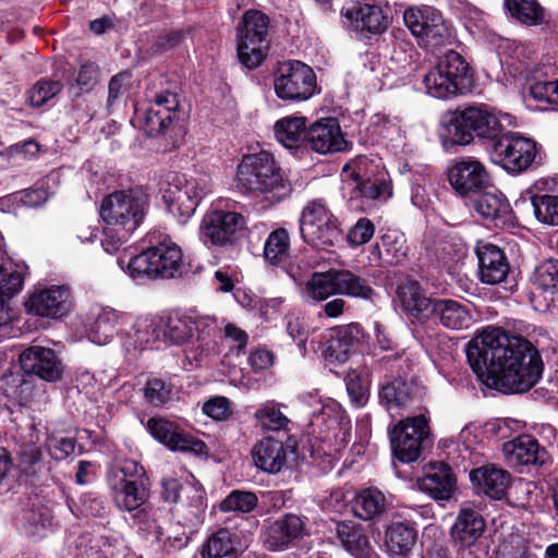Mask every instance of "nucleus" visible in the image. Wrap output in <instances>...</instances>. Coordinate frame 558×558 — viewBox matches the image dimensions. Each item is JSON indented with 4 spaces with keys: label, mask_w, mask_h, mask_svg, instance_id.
I'll use <instances>...</instances> for the list:
<instances>
[{
    "label": "nucleus",
    "mask_w": 558,
    "mask_h": 558,
    "mask_svg": "<svg viewBox=\"0 0 558 558\" xmlns=\"http://www.w3.org/2000/svg\"><path fill=\"white\" fill-rule=\"evenodd\" d=\"M468 362L487 387L523 393L541 379L544 363L537 348L519 335L488 327L466 344Z\"/></svg>",
    "instance_id": "nucleus-1"
},
{
    "label": "nucleus",
    "mask_w": 558,
    "mask_h": 558,
    "mask_svg": "<svg viewBox=\"0 0 558 558\" xmlns=\"http://www.w3.org/2000/svg\"><path fill=\"white\" fill-rule=\"evenodd\" d=\"M149 208V197L141 189L113 192L106 196L99 214L105 222L101 245L110 254L117 252L143 223Z\"/></svg>",
    "instance_id": "nucleus-2"
},
{
    "label": "nucleus",
    "mask_w": 558,
    "mask_h": 558,
    "mask_svg": "<svg viewBox=\"0 0 558 558\" xmlns=\"http://www.w3.org/2000/svg\"><path fill=\"white\" fill-rule=\"evenodd\" d=\"M236 178L242 191L262 196L268 206L283 202L293 191L288 175L274 155L266 150L244 156L238 166Z\"/></svg>",
    "instance_id": "nucleus-3"
},
{
    "label": "nucleus",
    "mask_w": 558,
    "mask_h": 558,
    "mask_svg": "<svg viewBox=\"0 0 558 558\" xmlns=\"http://www.w3.org/2000/svg\"><path fill=\"white\" fill-rule=\"evenodd\" d=\"M107 482L112 501L120 511L134 512L149 498L145 470L134 460L114 462L108 471Z\"/></svg>",
    "instance_id": "nucleus-4"
},
{
    "label": "nucleus",
    "mask_w": 558,
    "mask_h": 558,
    "mask_svg": "<svg viewBox=\"0 0 558 558\" xmlns=\"http://www.w3.org/2000/svg\"><path fill=\"white\" fill-rule=\"evenodd\" d=\"M128 271L135 280L170 279L184 272L181 248L171 240H163L132 257L128 263Z\"/></svg>",
    "instance_id": "nucleus-5"
},
{
    "label": "nucleus",
    "mask_w": 558,
    "mask_h": 558,
    "mask_svg": "<svg viewBox=\"0 0 558 558\" xmlns=\"http://www.w3.org/2000/svg\"><path fill=\"white\" fill-rule=\"evenodd\" d=\"M236 41L240 63L248 70L258 68L270 46L269 17L258 10L246 11L238 26Z\"/></svg>",
    "instance_id": "nucleus-6"
},
{
    "label": "nucleus",
    "mask_w": 558,
    "mask_h": 558,
    "mask_svg": "<svg viewBox=\"0 0 558 558\" xmlns=\"http://www.w3.org/2000/svg\"><path fill=\"white\" fill-rule=\"evenodd\" d=\"M446 130L452 144L468 145L474 135L494 142L502 132V122L486 106L468 107L452 113Z\"/></svg>",
    "instance_id": "nucleus-7"
},
{
    "label": "nucleus",
    "mask_w": 558,
    "mask_h": 558,
    "mask_svg": "<svg viewBox=\"0 0 558 558\" xmlns=\"http://www.w3.org/2000/svg\"><path fill=\"white\" fill-rule=\"evenodd\" d=\"M167 183L162 199L168 210L177 216L181 223L194 215L201 201L211 192L210 181L205 175L187 177L172 173L168 175Z\"/></svg>",
    "instance_id": "nucleus-8"
},
{
    "label": "nucleus",
    "mask_w": 558,
    "mask_h": 558,
    "mask_svg": "<svg viewBox=\"0 0 558 558\" xmlns=\"http://www.w3.org/2000/svg\"><path fill=\"white\" fill-rule=\"evenodd\" d=\"M301 236L317 250H329L342 240L338 218L322 201L310 202L300 218Z\"/></svg>",
    "instance_id": "nucleus-9"
},
{
    "label": "nucleus",
    "mask_w": 558,
    "mask_h": 558,
    "mask_svg": "<svg viewBox=\"0 0 558 558\" xmlns=\"http://www.w3.org/2000/svg\"><path fill=\"white\" fill-rule=\"evenodd\" d=\"M316 75L311 66L299 60L280 62L274 73V89L283 101L310 99L316 92Z\"/></svg>",
    "instance_id": "nucleus-10"
},
{
    "label": "nucleus",
    "mask_w": 558,
    "mask_h": 558,
    "mask_svg": "<svg viewBox=\"0 0 558 558\" xmlns=\"http://www.w3.org/2000/svg\"><path fill=\"white\" fill-rule=\"evenodd\" d=\"M490 159L510 173L527 170L537 155L536 143L517 133L500 134L490 146Z\"/></svg>",
    "instance_id": "nucleus-11"
},
{
    "label": "nucleus",
    "mask_w": 558,
    "mask_h": 558,
    "mask_svg": "<svg viewBox=\"0 0 558 558\" xmlns=\"http://www.w3.org/2000/svg\"><path fill=\"white\" fill-rule=\"evenodd\" d=\"M428 436V422L423 415L407 417L391 432L390 442L393 456L403 463L416 461Z\"/></svg>",
    "instance_id": "nucleus-12"
},
{
    "label": "nucleus",
    "mask_w": 558,
    "mask_h": 558,
    "mask_svg": "<svg viewBox=\"0 0 558 558\" xmlns=\"http://www.w3.org/2000/svg\"><path fill=\"white\" fill-rule=\"evenodd\" d=\"M403 20L420 45L436 48L445 45L450 38L449 28L441 14L430 7L408 9Z\"/></svg>",
    "instance_id": "nucleus-13"
},
{
    "label": "nucleus",
    "mask_w": 558,
    "mask_h": 558,
    "mask_svg": "<svg viewBox=\"0 0 558 558\" xmlns=\"http://www.w3.org/2000/svg\"><path fill=\"white\" fill-rule=\"evenodd\" d=\"M243 226L244 218L238 213L211 210L203 217L201 222V240L206 245L220 247L232 245Z\"/></svg>",
    "instance_id": "nucleus-14"
},
{
    "label": "nucleus",
    "mask_w": 558,
    "mask_h": 558,
    "mask_svg": "<svg viewBox=\"0 0 558 558\" xmlns=\"http://www.w3.org/2000/svg\"><path fill=\"white\" fill-rule=\"evenodd\" d=\"M447 175L452 189L464 197L475 196L490 183L485 166L474 157L457 159L448 169Z\"/></svg>",
    "instance_id": "nucleus-15"
},
{
    "label": "nucleus",
    "mask_w": 558,
    "mask_h": 558,
    "mask_svg": "<svg viewBox=\"0 0 558 558\" xmlns=\"http://www.w3.org/2000/svg\"><path fill=\"white\" fill-rule=\"evenodd\" d=\"M347 28L361 35H378L388 27V16L375 4L351 1L341 9Z\"/></svg>",
    "instance_id": "nucleus-16"
},
{
    "label": "nucleus",
    "mask_w": 558,
    "mask_h": 558,
    "mask_svg": "<svg viewBox=\"0 0 558 558\" xmlns=\"http://www.w3.org/2000/svg\"><path fill=\"white\" fill-rule=\"evenodd\" d=\"M149 434L172 451L204 454L206 445L181 429L175 423L166 418L154 416L146 423Z\"/></svg>",
    "instance_id": "nucleus-17"
},
{
    "label": "nucleus",
    "mask_w": 558,
    "mask_h": 558,
    "mask_svg": "<svg viewBox=\"0 0 558 558\" xmlns=\"http://www.w3.org/2000/svg\"><path fill=\"white\" fill-rule=\"evenodd\" d=\"M305 521L294 513H287L276 520L265 521L262 527V542L269 551H282L304 532Z\"/></svg>",
    "instance_id": "nucleus-18"
},
{
    "label": "nucleus",
    "mask_w": 558,
    "mask_h": 558,
    "mask_svg": "<svg viewBox=\"0 0 558 558\" xmlns=\"http://www.w3.org/2000/svg\"><path fill=\"white\" fill-rule=\"evenodd\" d=\"M71 305V292L64 286L35 291L26 302L28 312L49 318L62 317L70 311Z\"/></svg>",
    "instance_id": "nucleus-19"
},
{
    "label": "nucleus",
    "mask_w": 558,
    "mask_h": 558,
    "mask_svg": "<svg viewBox=\"0 0 558 558\" xmlns=\"http://www.w3.org/2000/svg\"><path fill=\"white\" fill-rule=\"evenodd\" d=\"M305 141L319 154L337 153L348 148V142L335 118H324L314 122L306 130Z\"/></svg>",
    "instance_id": "nucleus-20"
},
{
    "label": "nucleus",
    "mask_w": 558,
    "mask_h": 558,
    "mask_svg": "<svg viewBox=\"0 0 558 558\" xmlns=\"http://www.w3.org/2000/svg\"><path fill=\"white\" fill-rule=\"evenodd\" d=\"M478 260V278L485 284H498L508 277L510 265L505 252L488 242H478L475 247Z\"/></svg>",
    "instance_id": "nucleus-21"
},
{
    "label": "nucleus",
    "mask_w": 558,
    "mask_h": 558,
    "mask_svg": "<svg viewBox=\"0 0 558 558\" xmlns=\"http://www.w3.org/2000/svg\"><path fill=\"white\" fill-rule=\"evenodd\" d=\"M22 369L27 374H34L47 381L60 379L62 364L56 352L50 348L29 347L20 355Z\"/></svg>",
    "instance_id": "nucleus-22"
},
{
    "label": "nucleus",
    "mask_w": 558,
    "mask_h": 558,
    "mask_svg": "<svg viewBox=\"0 0 558 558\" xmlns=\"http://www.w3.org/2000/svg\"><path fill=\"white\" fill-rule=\"evenodd\" d=\"M180 102L178 95L163 92L156 95L144 113V122L150 135L166 131L179 117Z\"/></svg>",
    "instance_id": "nucleus-23"
},
{
    "label": "nucleus",
    "mask_w": 558,
    "mask_h": 558,
    "mask_svg": "<svg viewBox=\"0 0 558 558\" xmlns=\"http://www.w3.org/2000/svg\"><path fill=\"white\" fill-rule=\"evenodd\" d=\"M362 337L363 329L359 324H349L330 329L326 340L325 357L344 363L356 349Z\"/></svg>",
    "instance_id": "nucleus-24"
},
{
    "label": "nucleus",
    "mask_w": 558,
    "mask_h": 558,
    "mask_svg": "<svg viewBox=\"0 0 558 558\" xmlns=\"http://www.w3.org/2000/svg\"><path fill=\"white\" fill-rule=\"evenodd\" d=\"M420 488L435 500H449L456 489V476L447 463L432 462L425 469Z\"/></svg>",
    "instance_id": "nucleus-25"
},
{
    "label": "nucleus",
    "mask_w": 558,
    "mask_h": 558,
    "mask_svg": "<svg viewBox=\"0 0 558 558\" xmlns=\"http://www.w3.org/2000/svg\"><path fill=\"white\" fill-rule=\"evenodd\" d=\"M504 456L512 466L542 465L545 463L547 452L541 448L538 441L530 435H521L504 444Z\"/></svg>",
    "instance_id": "nucleus-26"
},
{
    "label": "nucleus",
    "mask_w": 558,
    "mask_h": 558,
    "mask_svg": "<svg viewBox=\"0 0 558 558\" xmlns=\"http://www.w3.org/2000/svg\"><path fill=\"white\" fill-rule=\"evenodd\" d=\"M402 311L411 319L426 320L433 315L435 299L428 298L418 282L408 281L397 289Z\"/></svg>",
    "instance_id": "nucleus-27"
},
{
    "label": "nucleus",
    "mask_w": 558,
    "mask_h": 558,
    "mask_svg": "<svg viewBox=\"0 0 558 558\" xmlns=\"http://www.w3.org/2000/svg\"><path fill=\"white\" fill-rule=\"evenodd\" d=\"M432 316L450 330L469 329L473 324L470 304L453 299L435 298Z\"/></svg>",
    "instance_id": "nucleus-28"
},
{
    "label": "nucleus",
    "mask_w": 558,
    "mask_h": 558,
    "mask_svg": "<svg viewBox=\"0 0 558 558\" xmlns=\"http://www.w3.org/2000/svg\"><path fill=\"white\" fill-rule=\"evenodd\" d=\"M251 453L255 466L271 474L279 473L287 462V448L272 437L258 440Z\"/></svg>",
    "instance_id": "nucleus-29"
},
{
    "label": "nucleus",
    "mask_w": 558,
    "mask_h": 558,
    "mask_svg": "<svg viewBox=\"0 0 558 558\" xmlns=\"http://www.w3.org/2000/svg\"><path fill=\"white\" fill-rule=\"evenodd\" d=\"M470 480L485 495L499 500L510 486L511 475L506 470L494 465H484L473 470L470 473Z\"/></svg>",
    "instance_id": "nucleus-30"
},
{
    "label": "nucleus",
    "mask_w": 558,
    "mask_h": 558,
    "mask_svg": "<svg viewBox=\"0 0 558 558\" xmlns=\"http://www.w3.org/2000/svg\"><path fill=\"white\" fill-rule=\"evenodd\" d=\"M484 530L483 515L472 508H462L456 518L450 534L461 547H471L482 536Z\"/></svg>",
    "instance_id": "nucleus-31"
},
{
    "label": "nucleus",
    "mask_w": 558,
    "mask_h": 558,
    "mask_svg": "<svg viewBox=\"0 0 558 558\" xmlns=\"http://www.w3.org/2000/svg\"><path fill=\"white\" fill-rule=\"evenodd\" d=\"M131 316L113 308L102 310L89 329V338L93 342L104 345L112 340L114 335L124 331L123 326L129 323Z\"/></svg>",
    "instance_id": "nucleus-32"
},
{
    "label": "nucleus",
    "mask_w": 558,
    "mask_h": 558,
    "mask_svg": "<svg viewBox=\"0 0 558 558\" xmlns=\"http://www.w3.org/2000/svg\"><path fill=\"white\" fill-rule=\"evenodd\" d=\"M242 544L236 533L221 527L211 533L202 546V558H236Z\"/></svg>",
    "instance_id": "nucleus-33"
},
{
    "label": "nucleus",
    "mask_w": 558,
    "mask_h": 558,
    "mask_svg": "<svg viewBox=\"0 0 558 558\" xmlns=\"http://www.w3.org/2000/svg\"><path fill=\"white\" fill-rule=\"evenodd\" d=\"M472 207L482 217L497 220L506 217L510 205L505 196L490 183L475 196H472Z\"/></svg>",
    "instance_id": "nucleus-34"
},
{
    "label": "nucleus",
    "mask_w": 558,
    "mask_h": 558,
    "mask_svg": "<svg viewBox=\"0 0 558 558\" xmlns=\"http://www.w3.org/2000/svg\"><path fill=\"white\" fill-rule=\"evenodd\" d=\"M17 529L29 537H44L52 524L50 510L43 506L23 509L15 518Z\"/></svg>",
    "instance_id": "nucleus-35"
},
{
    "label": "nucleus",
    "mask_w": 558,
    "mask_h": 558,
    "mask_svg": "<svg viewBox=\"0 0 558 558\" xmlns=\"http://www.w3.org/2000/svg\"><path fill=\"white\" fill-rule=\"evenodd\" d=\"M337 536L343 546L355 558H367L371 551L369 541L364 529L352 521L337 523Z\"/></svg>",
    "instance_id": "nucleus-36"
},
{
    "label": "nucleus",
    "mask_w": 558,
    "mask_h": 558,
    "mask_svg": "<svg viewBox=\"0 0 558 558\" xmlns=\"http://www.w3.org/2000/svg\"><path fill=\"white\" fill-rule=\"evenodd\" d=\"M353 514L364 521L380 515L386 508V497L377 488H366L359 492L351 502Z\"/></svg>",
    "instance_id": "nucleus-37"
},
{
    "label": "nucleus",
    "mask_w": 558,
    "mask_h": 558,
    "mask_svg": "<svg viewBox=\"0 0 558 558\" xmlns=\"http://www.w3.org/2000/svg\"><path fill=\"white\" fill-rule=\"evenodd\" d=\"M414 386L401 377H387L380 385L379 400L388 410L401 407L411 401Z\"/></svg>",
    "instance_id": "nucleus-38"
},
{
    "label": "nucleus",
    "mask_w": 558,
    "mask_h": 558,
    "mask_svg": "<svg viewBox=\"0 0 558 558\" xmlns=\"http://www.w3.org/2000/svg\"><path fill=\"white\" fill-rule=\"evenodd\" d=\"M275 136L288 149H295L305 140V118L286 117L278 120L274 126Z\"/></svg>",
    "instance_id": "nucleus-39"
},
{
    "label": "nucleus",
    "mask_w": 558,
    "mask_h": 558,
    "mask_svg": "<svg viewBox=\"0 0 558 558\" xmlns=\"http://www.w3.org/2000/svg\"><path fill=\"white\" fill-rule=\"evenodd\" d=\"M440 69L456 85L457 92L466 87L471 80V69L460 53L449 50L438 62Z\"/></svg>",
    "instance_id": "nucleus-40"
},
{
    "label": "nucleus",
    "mask_w": 558,
    "mask_h": 558,
    "mask_svg": "<svg viewBox=\"0 0 558 558\" xmlns=\"http://www.w3.org/2000/svg\"><path fill=\"white\" fill-rule=\"evenodd\" d=\"M416 542V531L403 522H395L386 531V545L396 555H405Z\"/></svg>",
    "instance_id": "nucleus-41"
},
{
    "label": "nucleus",
    "mask_w": 558,
    "mask_h": 558,
    "mask_svg": "<svg viewBox=\"0 0 558 558\" xmlns=\"http://www.w3.org/2000/svg\"><path fill=\"white\" fill-rule=\"evenodd\" d=\"M337 277L339 294L362 300H372L375 294V290L369 284L368 280L350 270H337Z\"/></svg>",
    "instance_id": "nucleus-42"
},
{
    "label": "nucleus",
    "mask_w": 558,
    "mask_h": 558,
    "mask_svg": "<svg viewBox=\"0 0 558 558\" xmlns=\"http://www.w3.org/2000/svg\"><path fill=\"white\" fill-rule=\"evenodd\" d=\"M163 511L151 506H142L134 511L132 525L161 542Z\"/></svg>",
    "instance_id": "nucleus-43"
},
{
    "label": "nucleus",
    "mask_w": 558,
    "mask_h": 558,
    "mask_svg": "<svg viewBox=\"0 0 558 558\" xmlns=\"http://www.w3.org/2000/svg\"><path fill=\"white\" fill-rule=\"evenodd\" d=\"M337 270L314 272L306 283V292L314 301H325L329 296L339 294Z\"/></svg>",
    "instance_id": "nucleus-44"
},
{
    "label": "nucleus",
    "mask_w": 558,
    "mask_h": 558,
    "mask_svg": "<svg viewBox=\"0 0 558 558\" xmlns=\"http://www.w3.org/2000/svg\"><path fill=\"white\" fill-rule=\"evenodd\" d=\"M505 5L523 24L537 25L544 20V9L536 0H505Z\"/></svg>",
    "instance_id": "nucleus-45"
},
{
    "label": "nucleus",
    "mask_w": 558,
    "mask_h": 558,
    "mask_svg": "<svg viewBox=\"0 0 558 558\" xmlns=\"http://www.w3.org/2000/svg\"><path fill=\"white\" fill-rule=\"evenodd\" d=\"M423 83L427 93L435 98L445 99L458 93L456 85L452 84V81L440 69L439 64L424 75Z\"/></svg>",
    "instance_id": "nucleus-46"
},
{
    "label": "nucleus",
    "mask_w": 558,
    "mask_h": 558,
    "mask_svg": "<svg viewBox=\"0 0 558 558\" xmlns=\"http://www.w3.org/2000/svg\"><path fill=\"white\" fill-rule=\"evenodd\" d=\"M289 245L290 239L286 229L272 231L265 242V259L271 265H278L288 256Z\"/></svg>",
    "instance_id": "nucleus-47"
},
{
    "label": "nucleus",
    "mask_w": 558,
    "mask_h": 558,
    "mask_svg": "<svg viewBox=\"0 0 558 558\" xmlns=\"http://www.w3.org/2000/svg\"><path fill=\"white\" fill-rule=\"evenodd\" d=\"M428 251L441 266H449L462 255L461 245L446 236L434 240L433 244L428 246Z\"/></svg>",
    "instance_id": "nucleus-48"
},
{
    "label": "nucleus",
    "mask_w": 558,
    "mask_h": 558,
    "mask_svg": "<svg viewBox=\"0 0 558 558\" xmlns=\"http://www.w3.org/2000/svg\"><path fill=\"white\" fill-rule=\"evenodd\" d=\"M162 332L172 344L189 341L193 337V316L170 318Z\"/></svg>",
    "instance_id": "nucleus-49"
},
{
    "label": "nucleus",
    "mask_w": 558,
    "mask_h": 558,
    "mask_svg": "<svg viewBox=\"0 0 558 558\" xmlns=\"http://www.w3.org/2000/svg\"><path fill=\"white\" fill-rule=\"evenodd\" d=\"M532 205L541 222L558 226V195L533 196Z\"/></svg>",
    "instance_id": "nucleus-50"
},
{
    "label": "nucleus",
    "mask_w": 558,
    "mask_h": 558,
    "mask_svg": "<svg viewBox=\"0 0 558 558\" xmlns=\"http://www.w3.org/2000/svg\"><path fill=\"white\" fill-rule=\"evenodd\" d=\"M257 504L258 498L256 494L245 490H233L221 501L220 509L225 512L239 511L247 513L254 510Z\"/></svg>",
    "instance_id": "nucleus-51"
},
{
    "label": "nucleus",
    "mask_w": 558,
    "mask_h": 558,
    "mask_svg": "<svg viewBox=\"0 0 558 558\" xmlns=\"http://www.w3.org/2000/svg\"><path fill=\"white\" fill-rule=\"evenodd\" d=\"M254 416L262 428L269 430L283 429L289 423L288 417L272 402L260 407Z\"/></svg>",
    "instance_id": "nucleus-52"
},
{
    "label": "nucleus",
    "mask_w": 558,
    "mask_h": 558,
    "mask_svg": "<svg viewBox=\"0 0 558 558\" xmlns=\"http://www.w3.org/2000/svg\"><path fill=\"white\" fill-rule=\"evenodd\" d=\"M353 193L356 197L367 201H386L391 195L390 185L384 179H366L356 182Z\"/></svg>",
    "instance_id": "nucleus-53"
},
{
    "label": "nucleus",
    "mask_w": 558,
    "mask_h": 558,
    "mask_svg": "<svg viewBox=\"0 0 558 558\" xmlns=\"http://www.w3.org/2000/svg\"><path fill=\"white\" fill-rule=\"evenodd\" d=\"M19 466L27 476H35L45 470L41 450L34 445H24L19 452Z\"/></svg>",
    "instance_id": "nucleus-54"
},
{
    "label": "nucleus",
    "mask_w": 558,
    "mask_h": 558,
    "mask_svg": "<svg viewBox=\"0 0 558 558\" xmlns=\"http://www.w3.org/2000/svg\"><path fill=\"white\" fill-rule=\"evenodd\" d=\"M63 88L60 81L39 80L28 92V100L33 107H41L58 95Z\"/></svg>",
    "instance_id": "nucleus-55"
},
{
    "label": "nucleus",
    "mask_w": 558,
    "mask_h": 558,
    "mask_svg": "<svg viewBox=\"0 0 558 558\" xmlns=\"http://www.w3.org/2000/svg\"><path fill=\"white\" fill-rule=\"evenodd\" d=\"M534 284L544 291H558V259L545 260L535 269Z\"/></svg>",
    "instance_id": "nucleus-56"
},
{
    "label": "nucleus",
    "mask_w": 558,
    "mask_h": 558,
    "mask_svg": "<svg viewBox=\"0 0 558 558\" xmlns=\"http://www.w3.org/2000/svg\"><path fill=\"white\" fill-rule=\"evenodd\" d=\"M144 397L148 403L159 407L171 398V387L160 378H149L144 388Z\"/></svg>",
    "instance_id": "nucleus-57"
},
{
    "label": "nucleus",
    "mask_w": 558,
    "mask_h": 558,
    "mask_svg": "<svg viewBox=\"0 0 558 558\" xmlns=\"http://www.w3.org/2000/svg\"><path fill=\"white\" fill-rule=\"evenodd\" d=\"M23 282V277L19 271L8 270L0 266V301L3 302V305L7 300L21 291Z\"/></svg>",
    "instance_id": "nucleus-58"
},
{
    "label": "nucleus",
    "mask_w": 558,
    "mask_h": 558,
    "mask_svg": "<svg viewBox=\"0 0 558 558\" xmlns=\"http://www.w3.org/2000/svg\"><path fill=\"white\" fill-rule=\"evenodd\" d=\"M158 328L159 325L153 320L138 319L133 326V337L135 338L133 344L143 349L147 344L154 343L159 338Z\"/></svg>",
    "instance_id": "nucleus-59"
},
{
    "label": "nucleus",
    "mask_w": 558,
    "mask_h": 558,
    "mask_svg": "<svg viewBox=\"0 0 558 558\" xmlns=\"http://www.w3.org/2000/svg\"><path fill=\"white\" fill-rule=\"evenodd\" d=\"M347 391L351 402L356 408H362L368 400V386L356 374H350L347 378Z\"/></svg>",
    "instance_id": "nucleus-60"
},
{
    "label": "nucleus",
    "mask_w": 558,
    "mask_h": 558,
    "mask_svg": "<svg viewBox=\"0 0 558 558\" xmlns=\"http://www.w3.org/2000/svg\"><path fill=\"white\" fill-rule=\"evenodd\" d=\"M374 223L367 218H360L348 233V241L353 246L367 243L374 235Z\"/></svg>",
    "instance_id": "nucleus-61"
},
{
    "label": "nucleus",
    "mask_w": 558,
    "mask_h": 558,
    "mask_svg": "<svg viewBox=\"0 0 558 558\" xmlns=\"http://www.w3.org/2000/svg\"><path fill=\"white\" fill-rule=\"evenodd\" d=\"M530 94L535 100L558 105V81L535 82L530 87Z\"/></svg>",
    "instance_id": "nucleus-62"
},
{
    "label": "nucleus",
    "mask_w": 558,
    "mask_h": 558,
    "mask_svg": "<svg viewBox=\"0 0 558 558\" xmlns=\"http://www.w3.org/2000/svg\"><path fill=\"white\" fill-rule=\"evenodd\" d=\"M131 75L128 72H122L114 75L108 86V100L107 106L110 108L114 106L122 96L128 92V85L130 82Z\"/></svg>",
    "instance_id": "nucleus-63"
},
{
    "label": "nucleus",
    "mask_w": 558,
    "mask_h": 558,
    "mask_svg": "<svg viewBox=\"0 0 558 558\" xmlns=\"http://www.w3.org/2000/svg\"><path fill=\"white\" fill-rule=\"evenodd\" d=\"M287 332L299 348L305 347L308 329L303 319L294 315L287 316Z\"/></svg>",
    "instance_id": "nucleus-64"
}]
</instances>
